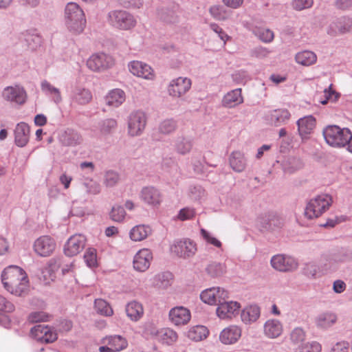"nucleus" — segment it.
<instances>
[{"instance_id": "obj_1", "label": "nucleus", "mask_w": 352, "mask_h": 352, "mask_svg": "<svg viewBox=\"0 0 352 352\" xmlns=\"http://www.w3.org/2000/svg\"><path fill=\"white\" fill-rule=\"evenodd\" d=\"M1 280L8 292L18 296L26 291L28 285L25 271L16 265H10L3 271Z\"/></svg>"}, {"instance_id": "obj_52", "label": "nucleus", "mask_w": 352, "mask_h": 352, "mask_svg": "<svg viewBox=\"0 0 352 352\" xmlns=\"http://www.w3.org/2000/svg\"><path fill=\"white\" fill-rule=\"evenodd\" d=\"M209 12L216 20L224 21L228 19L226 10L222 6H213L210 8Z\"/></svg>"}, {"instance_id": "obj_19", "label": "nucleus", "mask_w": 352, "mask_h": 352, "mask_svg": "<svg viewBox=\"0 0 352 352\" xmlns=\"http://www.w3.org/2000/svg\"><path fill=\"white\" fill-rule=\"evenodd\" d=\"M298 135L302 141L307 140L314 132L316 125V120L312 116H307L297 120Z\"/></svg>"}, {"instance_id": "obj_24", "label": "nucleus", "mask_w": 352, "mask_h": 352, "mask_svg": "<svg viewBox=\"0 0 352 352\" xmlns=\"http://www.w3.org/2000/svg\"><path fill=\"white\" fill-rule=\"evenodd\" d=\"M3 97L7 101L21 104L25 102L26 93L19 86L7 87L3 91Z\"/></svg>"}, {"instance_id": "obj_22", "label": "nucleus", "mask_w": 352, "mask_h": 352, "mask_svg": "<svg viewBox=\"0 0 352 352\" xmlns=\"http://www.w3.org/2000/svg\"><path fill=\"white\" fill-rule=\"evenodd\" d=\"M260 228L263 230L274 231L282 228L284 225L283 219L275 213H270L259 219Z\"/></svg>"}, {"instance_id": "obj_36", "label": "nucleus", "mask_w": 352, "mask_h": 352, "mask_svg": "<svg viewBox=\"0 0 352 352\" xmlns=\"http://www.w3.org/2000/svg\"><path fill=\"white\" fill-rule=\"evenodd\" d=\"M60 141L65 146H76L82 143V138L78 132L67 129L61 135Z\"/></svg>"}, {"instance_id": "obj_17", "label": "nucleus", "mask_w": 352, "mask_h": 352, "mask_svg": "<svg viewBox=\"0 0 352 352\" xmlns=\"http://www.w3.org/2000/svg\"><path fill=\"white\" fill-rule=\"evenodd\" d=\"M140 199L146 204L157 207L162 201V195L160 191L153 186L143 187L140 193Z\"/></svg>"}, {"instance_id": "obj_3", "label": "nucleus", "mask_w": 352, "mask_h": 352, "mask_svg": "<svg viewBox=\"0 0 352 352\" xmlns=\"http://www.w3.org/2000/svg\"><path fill=\"white\" fill-rule=\"evenodd\" d=\"M322 133L326 142L333 147H344L352 138V133L348 128H340L337 125L327 126Z\"/></svg>"}, {"instance_id": "obj_64", "label": "nucleus", "mask_w": 352, "mask_h": 352, "mask_svg": "<svg viewBox=\"0 0 352 352\" xmlns=\"http://www.w3.org/2000/svg\"><path fill=\"white\" fill-rule=\"evenodd\" d=\"M119 3L126 8H140L142 7L143 0H118Z\"/></svg>"}, {"instance_id": "obj_15", "label": "nucleus", "mask_w": 352, "mask_h": 352, "mask_svg": "<svg viewBox=\"0 0 352 352\" xmlns=\"http://www.w3.org/2000/svg\"><path fill=\"white\" fill-rule=\"evenodd\" d=\"M130 72L140 78L146 80H153L155 78V73L152 67L148 64L139 61L133 60L128 65Z\"/></svg>"}, {"instance_id": "obj_38", "label": "nucleus", "mask_w": 352, "mask_h": 352, "mask_svg": "<svg viewBox=\"0 0 352 352\" xmlns=\"http://www.w3.org/2000/svg\"><path fill=\"white\" fill-rule=\"evenodd\" d=\"M157 338L164 344L170 345L177 340V333L170 328H163L155 333Z\"/></svg>"}, {"instance_id": "obj_20", "label": "nucleus", "mask_w": 352, "mask_h": 352, "mask_svg": "<svg viewBox=\"0 0 352 352\" xmlns=\"http://www.w3.org/2000/svg\"><path fill=\"white\" fill-rule=\"evenodd\" d=\"M169 320L175 326L186 324L191 318V314L188 309L179 306L172 308L168 314Z\"/></svg>"}, {"instance_id": "obj_25", "label": "nucleus", "mask_w": 352, "mask_h": 352, "mask_svg": "<svg viewBox=\"0 0 352 352\" xmlns=\"http://www.w3.org/2000/svg\"><path fill=\"white\" fill-rule=\"evenodd\" d=\"M70 98L72 104L85 105L91 100L92 94L89 89L81 86H76L72 90Z\"/></svg>"}, {"instance_id": "obj_32", "label": "nucleus", "mask_w": 352, "mask_h": 352, "mask_svg": "<svg viewBox=\"0 0 352 352\" xmlns=\"http://www.w3.org/2000/svg\"><path fill=\"white\" fill-rule=\"evenodd\" d=\"M62 263L60 258H53L49 261L47 265L42 272L43 278L47 283L55 278V273L61 267Z\"/></svg>"}, {"instance_id": "obj_49", "label": "nucleus", "mask_w": 352, "mask_h": 352, "mask_svg": "<svg viewBox=\"0 0 352 352\" xmlns=\"http://www.w3.org/2000/svg\"><path fill=\"white\" fill-rule=\"evenodd\" d=\"M120 181V175L114 170H107L104 173L103 184L108 188L113 187Z\"/></svg>"}, {"instance_id": "obj_51", "label": "nucleus", "mask_w": 352, "mask_h": 352, "mask_svg": "<svg viewBox=\"0 0 352 352\" xmlns=\"http://www.w3.org/2000/svg\"><path fill=\"white\" fill-rule=\"evenodd\" d=\"M177 128V122L173 119H166L163 120L160 126L159 130L164 134H169L175 131Z\"/></svg>"}, {"instance_id": "obj_7", "label": "nucleus", "mask_w": 352, "mask_h": 352, "mask_svg": "<svg viewBox=\"0 0 352 352\" xmlns=\"http://www.w3.org/2000/svg\"><path fill=\"white\" fill-rule=\"evenodd\" d=\"M146 116L144 111L138 110L131 112L128 117V133L131 136L140 135L145 129Z\"/></svg>"}, {"instance_id": "obj_26", "label": "nucleus", "mask_w": 352, "mask_h": 352, "mask_svg": "<svg viewBox=\"0 0 352 352\" xmlns=\"http://www.w3.org/2000/svg\"><path fill=\"white\" fill-rule=\"evenodd\" d=\"M241 336V329L236 325H230L223 329L219 335V340L224 344H233Z\"/></svg>"}, {"instance_id": "obj_5", "label": "nucleus", "mask_w": 352, "mask_h": 352, "mask_svg": "<svg viewBox=\"0 0 352 352\" xmlns=\"http://www.w3.org/2000/svg\"><path fill=\"white\" fill-rule=\"evenodd\" d=\"M107 18L111 25L122 30H131L137 23V21L132 14L122 10L110 11Z\"/></svg>"}, {"instance_id": "obj_53", "label": "nucleus", "mask_w": 352, "mask_h": 352, "mask_svg": "<svg viewBox=\"0 0 352 352\" xmlns=\"http://www.w3.org/2000/svg\"><path fill=\"white\" fill-rule=\"evenodd\" d=\"M126 216V212L121 206H115L110 212V218L116 222H122Z\"/></svg>"}, {"instance_id": "obj_14", "label": "nucleus", "mask_w": 352, "mask_h": 352, "mask_svg": "<svg viewBox=\"0 0 352 352\" xmlns=\"http://www.w3.org/2000/svg\"><path fill=\"white\" fill-rule=\"evenodd\" d=\"M30 333L36 340L41 343H51L56 340L57 334L50 327L38 324L31 329Z\"/></svg>"}, {"instance_id": "obj_43", "label": "nucleus", "mask_w": 352, "mask_h": 352, "mask_svg": "<svg viewBox=\"0 0 352 352\" xmlns=\"http://www.w3.org/2000/svg\"><path fill=\"white\" fill-rule=\"evenodd\" d=\"M282 167L284 173L292 174L296 170L302 167V163L298 159L295 157H289L282 163Z\"/></svg>"}, {"instance_id": "obj_30", "label": "nucleus", "mask_w": 352, "mask_h": 352, "mask_svg": "<svg viewBox=\"0 0 352 352\" xmlns=\"http://www.w3.org/2000/svg\"><path fill=\"white\" fill-rule=\"evenodd\" d=\"M243 102L241 89L238 88L227 93L223 98L222 105L227 108H233Z\"/></svg>"}, {"instance_id": "obj_63", "label": "nucleus", "mask_w": 352, "mask_h": 352, "mask_svg": "<svg viewBox=\"0 0 352 352\" xmlns=\"http://www.w3.org/2000/svg\"><path fill=\"white\" fill-rule=\"evenodd\" d=\"M47 318L48 315L43 311L32 312L28 316V320L32 323L47 321Z\"/></svg>"}, {"instance_id": "obj_57", "label": "nucleus", "mask_w": 352, "mask_h": 352, "mask_svg": "<svg viewBox=\"0 0 352 352\" xmlns=\"http://www.w3.org/2000/svg\"><path fill=\"white\" fill-rule=\"evenodd\" d=\"M313 3V0H293L291 5L294 10L301 11L311 8Z\"/></svg>"}, {"instance_id": "obj_10", "label": "nucleus", "mask_w": 352, "mask_h": 352, "mask_svg": "<svg viewBox=\"0 0 352 352\" xmlns=\"http://www.w3.org/2000/svg\"><path fill=\"white\" fill-rule=\"evenodd\" d=\"M200 298L204 303L218 305L221 300L228 298V292L219 287H210L200 294Z\"/></svg>"}, {"instance_id": "obj_60", "label": "nucleus", "mask_w": 352, "mask_h": 352, "mask_svg": "<svg viewBox=\"0 0 352 352\" xmlns=\"http://www.w3.org/2000/svg\"><path fill=\"white\" fill-rule=\"evenodd\" d=\"M201 234L203 239L206 241L207 243L211 244L217 248L221 247V243L217 239L212 236V234L206 231L205 229L201 230Z\"/></svg>"}, {"instance_id": "obj_28", "label": "nucleus", "mask_w": 352, "mask_h": 352, "mask_svg": "<svg viewBox=\"0 0 352 352\" xmlns=\"http://www.w3.org/2000/svg\"><path fill=\"white\" fill-rule=\"evenodd\" d=\"M283 331V324L276 319L267 320L263 326L264 334L270 339L279 337Z\"/></svg>"}, {"instance_id": "obj_59", "label": "nucleus", "mask_w": 352, "mask_h": 352, "mask_svg": "<svg viewBox=\"0 0 352 352\" xmlns=\"http://www.w3.org/2000/svg\"><path fill=\"white\" fill-rule=\"evenodd\" d=\"M84 187L85 188L86 192L89 194L97 195L100 192V185L94 181L89 180L83 184Z\"/></svg>"}, {"instance_id": "obj_37", "label": "nucleus", "mask_w": 352, "mask_h": 352, "mask_svg": "<svg viewBox=\"0 0 352 352\" xmlns=\"http://www.w3.org/2000/svg\"><path fill=\"white\" fill-rule=\"evenodd\" d=\"M124 100L125 94L120 89L111 91L105 98L107 104L112 107H119Z\"/></svg>"}, {"instance_id": "obj_8", "label": "nucleus", "mask_w": 352, "mask_h": 352, "mask_svg": "<svg viewBox=\"0 0 352 352\" xmlns=\"http://www.w3.org/2000/svg\"><path fill=\"white\" fill-rule=\"evenodd\" d=\"M170 251L179 257L188 258L195 254L197 245L188 239L177 240L170 245Z\"/></svg>"}, {"instance_id": "obj_62", "label": "nucleus", "mask_w": 352, "mask_h": 352, "mask_svg": "<svg viewBox=\"0 0 352 352\" xmlns=\"http://www.w3.org/2000/svg\"><path fill=\"white\" fill-rule=\"evenodd\" d=\"M159 17L166 23H174L176 20L175 13L167 9H161L158 11Z\"/></svg>"}, {"instance_id": "obj_11", "label": "nucleus", "mask_w": 352, "mask_h": 352, "mask_svg": "<svg viewBox=\"0 0 352 352\" xmlns=\"http://www.w3.org/2000/svg\"><path fill=\"white\" fill-rule=\"evenodd\" d=\"M56 246V242L51 236L43 235L35 240L33 249L37 255L47 257L53 253Z\"/></svg>"}, {"instance_id": "obj_18", "label": "nucleus", "mask_w": 352, "mask_h": 352, "mask_svg": "<svg viewBox=\"0 0 352 352\" xmlns=\"http://www.w3.org/2000/svg\"><path fill=\"white\" fill-rule=\"evenodd\" d=\"M240 307V304L236 301L221 300L217 308V315L221 319L232 318L239 314Z\"/></svg>"}, {"instance_id": "obj_35", "label": "nucleus", "mask_w": 352, "mask_h": 352, "mask_svg": "<svg viewBox=\"0 0 352 352\" xmlns=\"http://www.w3.org/2000/svg\"><path fill=\"white\" fill-rule=\"evenodd\" d=\"M126 313L131 320L138 321L143 316L144 309L141 303L134 300L126 305Z\"/></svg>"}, {"instance_id": "obj_21", "label": "nucleus", "mask_w": 352, "mask_h": 352, "mask_svg": "<svg viewBox=\"0 0 352 352\" xmlns=\"http://www.w3.org/2000/svg\"><path fill=\"white\" fill-rule=\"evenodd\" d=\"M290 117L291 114L287 109H277L267 112L265 119L271 125L280 126L287 124Z\"/></svg>"}, {"instance_id": "obj_39", "label": "nucleus", "mask_w": 352, "mask_h": 352, "mask_svg": "<svg viewBox=\"0 0 352 352\" xmlns=\"http://www.w3.org/2000/svg\"><path fill=\"white\" fill-rule=\"evenodd\" d=\"M337 316L336 314L330 312H325L320 314L316 318V324L320 329H328L336 323Z\"/></svg>"}, {"instance_id": "obj_6", "label": "nucleus", "mask_w": 352, "mask_h": 352, "mask_svg": "<svg viewBox=\"0 0 352 352\" xmlns=\"http://www.w3.org/2000/svg\"><path fill=\"white\" fill-rule=\"evenodd\" d=\"M350 32H352V17L349 16L333 19L327 28V34L333 37Z\"/></svg>"}, {"instance_id": "obj_4", "label": "nucleus", "mask_w": 352, "mask_h": 352, "mask_svg": "<svg viewBox=\"0 0 352 352\" xmlns=\"http://www.w3.org/2000/svg\"><path fill=\"white\" fill-rule=\"evenodd\" d=\"M331 204L332 197L330 195H318L307 203L304 214L308 219L318 218L329 208Z\"/></svg>"}, {"instance_id": "obj_12", "label": "nucleus", "mask_w": 352, "mask_h": 352, "mask_svg": "<svg viewBox=\"0 0 352 352\" xmlns=\"http://www.w3.org/2000/svg\"><path fill=\"white\" fill-rule=\"evenodd\" d=\"M113 65V60L112 57L104 53L94 54L87 61V67L94 72L105 70Z\"/></svg>"}, {"instance_id": "obj_31", "label": "nucleus", "mask_w": 352, "mask_h": 352, "mask_svg": "<svg viewBox=\"0 0 352 352\" xmlns=\"http://www.w3.org/2000/svg\"><path fill=\"white\" fill-rule=\"evenodd\" d=\"M261 311L259 307L253 305L245 307L241 314L242 322L245 324H250L256 322L260 317Z\"/></svg>"}, {"instance_id": "obj_27", "label": "nucleus", "mask_w": 352, "mask_h": 352, "mask_svg": "<svg viewBox=\"0 0 352 352\" xmlns=\"http://www.w3.org/2000/svg\"><path fill=\"white\" fill-rule=\"evenodd\" d=\"M30 126L23 122L18 123L14 130V142L16 146L19 147L25 146L30 139Z\"/></svg>"}, {"instance_id": "obj_46", "label": "nucleus", "mask_w": 352, "mask_h": 352, "mask_svg": "<svg viewBox=\"0 0 352 352\" xmlns=\"http://www.w3.org/2000/svg\"><path fill=\"white\" fill-rule=\"evenodd\" d=\"M107 344L112 347L115 351H120L127 346V341L120 336H111L107 338Z\"/></svg>"}, {"instance_id": "obj_40", "label": "nucleus", "mask_w": 352, "mask_h": 352, "mask_svg": "<svg viewBox=\"0 0 352 352\" xmlns=\"http://www.w3.org/2000/svg\"><path fill=\"white\" fill-rule=\"evenodd\" d=\"M295 60L298 64L304 66H310L316 63L317 56L312 51L305 50L297 53Z\"/></svg>"}, {"instance_id": "obj_41", "label": "nucleus", "mask_w": 352, "mask_h": 352, "mask_svg": "<svg viewBox=\"0 0 352 352\" xmlns=\"http://www.w3.org/2000/svg\"><path fill=\"white\" fill-rule=\"evenodd\" d=\"M208 335V329L203 325H196L190 328L187 332V337L195 342L202 340Z\"/></svg>"}, {"instance_id": "obj_2", "label": "nucleus", "mask_w": 352, "mask_h": 352, "mask_svg": "<svg viewBox=\"0 0 352 352\" xmlns=\"http://www.w3.org/2000/svg\"><path fill=\"white\" fill-rule=\"evenodd\" d=\"M64 21L70 32L75 34H80L86 25L84 11L76 3H68L65 8Z\"/></svg>"}, {"instance_id": "obj_58", "label": "nucleus", "mask_w": 352, "mask_h": 352, "mask_svg": "<svg viewBox=\"0 0 352 352\" xmlns=\"http://www.w3.org/2000/svg\"><path fill=\"white\" fill-rule=\"evenodd\" d=\"M256 35L265 43H270L274 39V33L269 29H258Z\"/></svg>"}, {"instance_id": "obj_50", "label": "nucleus", "mask_w": 352, "mask_h": 352, "mask_svg": "<svg viewBox=\"0 0 352 352\" xmlns=\"http://www.w3.org/2000/svg\"><path fill=\"white\" fill-rule=\"evenodd\" d=\"M322 346L318 342L314 341L300 344L295 352H320Z\"/></svg>"}, {"instance_id": "obj_42", "label": "nucleus", "mask_w": 352, "mask_h": 352, "mask_svg": "<svg viewBox=\"0 0 352 352\" xmlns=\"http://www.w3.org/2000/svg\"><path fill=\"white\" fill-rule=\"evenodd\" d=\"M41 89L45 95L52 96L53 100L55 103L58 104L62 101L60 90L54 87L46 80L41 82Z\"/></svg>"}, {"instance_id": "obj_34", "label": "nucleus", "mask_w": 352, "mask_h": 352, "mask_svg": "<svg viewBox=\"0 0 352 352\" xmlns=\"http://www.w3.org/2000/svg\"><path fill=\"white\" fill-rule=\"evenodd\" d=\"M151 228L146 225H138L129 232L130 239L133 241H141L151 234Z\"/></svg>"}, {"instance_id": "obj_56", "label": "nucleus", "mask_w": 352, "mask_h": 352, "mask_svg": "<svg viewBox=\"0 0 352 352\" xmlns=\"http://www.w3.org/2000/svg\"><path fill=\"white\" fill-rule=\"evenodd\" d=\"M102 133L107 134L111 132L117 126V122L114 119H107L99 124Z\"/></svg>"}, {"instance_id": "obj_55", "label": "nucleus", "mask_w": 352, "mask_h": 352, "mask_svg": "<svg viewBox=\"0 0 352 352\" xmlns=\"http://www.w3.org/2000/svg\"><path fill=\"white\" fill-rule=\"evenodd\" d=\"M305 339V333L302 329L296 327L290 333V340L294 344L303 342Z\"/></svg>"}, {"instance_id": "obj_45", "label": "nucleus", "mask_w": 352, "mask_h": 352, "mask_svg": "<svg viewBox=\"0 0 352 352\" xmlns=\"http://www.w3.org/2000/svg\"><path fill=\"white\" fill-rule=\"evenodd\" d=\"M172 274L169 272H164L157 274L154 277L153 284L159 289H166L171 284Z\"/></svg>"}, {"instance_id": "obj_9", "label": "nucleus", "mask_w": 352, "mask_h": 352, "mask_svg": "<svg viewBox=\"0 0 352 352\" xmlns=\"http://www.w3.org/2000/svg\"><path fill=\"white\" fill-rule=\"evenodd\" d=\"M272 267L279 272H286L295 270L298 267L297 261L286 254H276L272 257Z\"/></svg>"}, {"instance_id": "obj_33", "label": "nucleus", "mask_w": 352, "mask_h": 352, "mask_svg": "<svg viewBox=\"0 0 352 352\" xmlns=\"http://www.w3.org/2000/svg\"><path fill=\"white\" fill-rule=\"evenodd\" d=\"M175 149L178 154L185 155L188 154L193 146V141L188 137H177L175 142Z\"/></svg>"}, {"instance_id": "obj_48", "label": "nucleus", "mask_w": 352, "mask_h": 352, "mask_svg": "<svg viewBox=\"0 0 352 352\" xmlns=\"http://www.w3.org/2000/svg\"><path fill=\"white\" fill-rule=\"evenodd\" d=\"M94 307L98 314L105 316H110L113 313L109 304L102 299H96L94 302Z\"/></svg>"}, {"instance_id": "obj_13", "label": "nucleus", "mask_w": 352, "mask_h": 352, "mask_svg": "<svg viewBox=\"0 0 352 352\" xmlns=\"http://www.w3.org/2000/svg\"><path fill=\"white\" fill-rule=\"evenodd\" d=\"M191 85L192 82L190 78L178 77L170 82L168 88V94L174 98H180L190 90Z\"/></svg>"}, {"instance_id": "obj_47", "label": "nucleus", "mask_w": 352, "mask_h": 352, "mask_svg": "<svg viewBox=\"0 0 352 352\" xmlns=\"http://www.w3.org/2000/svg\"><path fill=\"white\" fill-rule=\"evenodd\" d=\"M352 260V251L350 250H343L334 254L330 258V263H340L349 262Z\"/></svg>"}, {"instance_id": "obj_16", "label": "nucleus", "mask_w": 352, "mask_h": 352, "mask_svg": "<svg viewBox=\"0 0 352 352\" xmlns=\"http://www.w3.org/2000/svg\"><path fill=\"white\" fill-rule=\"evenodd\" d=\"M86 238L82 234L72 236L64 246V252L68 256H74L79 254L85 248Z\"/></svg>"}, {"instance_id": "obj_54", "label": "nucleus", "mask_w": 352, "mask_h": 352, "mask_svg": "<svg viewBox=\"0 0 352 352\" xmlns=\"http://www.w3.org/2000/svg\"><path fill=\"white\" fill-rule=\"evenodd\" d=\"M84 259L89 267H94L97 265L96 250L94 248H88L84 255Z\"/></svg>"}, {"instance_id": "obj_29", "label": "nucleus", "mask_w": 352, "mask_h": 352, "mask_svg": "<svg viewBox=\"0 0 352 352\" xmlns=\"http://www.w3.org/2000/svg\"><path fill=\"white\" fill-rule=\"evenodd\" d=\"M229 164L234 171L241 173L246 168L247 159L243 153L235 151L232 152L229 156Z\"/></svg>"}, {"instance_id": "obj_61", "label": "nucleus", "mask_w": 352, "mask_h": 352, "mask_svg": "<svg viewBox=\"0 0 352 352\" xmlns=\"http://www.w3.org/2000/svg\"><path fill=\"white\" fill-rule=\"evenodd\" d=\"M190 197L195 199H200L204 195V188L199 185L190 186L188 189Z\"/></svg>"}, {"instance_id": "obj_44", "label": "nucleus", "mask_w": 352, "mask_h": 352, "mask_svg": "<svg viewBox=\"0 0 352 352\" xmlns=\"http://www.w3.org/2000/svg\"><path fill=\"white\" fill-rule=\"evenodd\" d=\"M226 266L219 262L212 261L206 267V273L211 277H218L226 272Z\"/></svg>"}, {"instance_id": "obj_23", "label": "nucleus", "mask_w": 352, "mask_h": 352, "mask_svg": "<svg viewBox=\"0 0 352 352\" xmlns=\"http://www.w3.org/2000/svg\"><path fill=\"white\" fill-rule=\"evenodd\" d=\"M152 259L151 251L148 249H142L134 256L133 267L137 271L144 272L149 267Z\"/></svg>"}]
</instances>
